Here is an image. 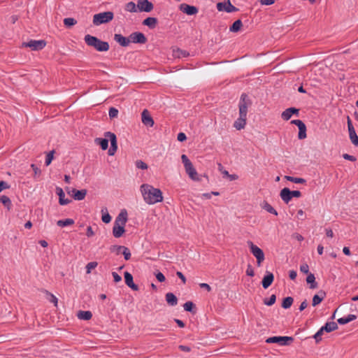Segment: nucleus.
<instances>
[{
    "label": "nucleus",
    "mask_w": 358,
    "mask_h": 358,
    "mask_svg": "<svg viewBox=\"0 0 358 358\" xmlns=\"http://www.w3.org/2000/svg\"><path fill=\"white\" fill-rule=\"evenodd\" d=\"M276 301V296L275 294H272L268 299L265 298L264 299V303L268 306H273Z\"/></svg>",
    "instance_id": "43"
},
{
    "label": "nucleus",
    "mask_w": 358,
    "mask_h": 358,
    "mask_svg": "<svg viewBox=\"0 0 358 358\" xmlns=\"http://www.w3.org/2000/svg\"><path fill=\"white\" fill-rule=\"evenodd\" d=\"M189 52L186 50H180V48H178L177 50H173V56L175 57L181 58V57H186L189 56Z\"/></svg>",
    "instance_id": "39"
},
{
    "label": "nucleus",
    "mask_w": 358,
    "mask_h": 358,
    "mask_svg": "<svg viewBox=\"0 0 358 358\" xmlns=\"http://www.w3.org/2000/svg\"><path fill=\"white\" fill-rule=\"evenodd\" d=\"M285 178L290 182L297 183V184H304L306 183V180L301 178H295L292 176H286Z\"/></svg>",
    "instance_id": "40"
},
{
    "label": "nucleus",
    "mask_w": 358,
    "mask_h": 358,
    "mask_svg": "<svg viewBox=\"0 0 358 358\" xmlns=\"http://www.w3.org/2000/svg\"><path fill=\"white\" fill-rule=\"evenodd\" d=\"M246 275L250 277H253L255 275V271L252 266L250 264L248 265L246 269Z\"/></svg>",
    "instance_id": "59"
},
{
    "label": "nucleus",
    "mask_w": 358,
    "mask_h": 358,
    "mask_svg": "<svg viewBox=\"0 0 358 358\" xmlns=\"http://www.w3.org/2000/svg\"><path fill=\"white\" fill-rule=\"evenodd\" d=\"M306 282L309 285L310 289H316L318 286L317 282L315 281V277L313 273H308L306 277Z\"/></svg>",
    "instance_id": "26"
},
{
    "label": "nucleus",
    "mask_w": 358,
    "mask_h": 358,
    "mask_svg": "<svg viewBox=\"0 0 358 358\" xmlns=\"http://www.w3.org/2000/svg\"><path fill=\"white\" fill-rule=\"evenodd\" d=\"M72 192V197L75 200L81 201L85 199L86 194H87V190L85 189H76L75 188H73L71 190Z\"/></svg>",
    "instance_id": "19"
},
{
    "label": "nucleus",
    "mask_w": 358,
    "mask_h": 358,
    "mask_svg": "<svg viewBox=\"0 0 358 358\" xmlns=\"http://www.w3.org/2000/svg\"><path fill=\"white\" fill-rule=\"evenodd\" d=\"M84 41L88 46L93 47L99 52H106L110 48V45L108 42L103 41L97 37L90 34L85 36Z\"/></svg>",
    "instance_id": "2"
},
{
    "label": "nucleus",
    "mask_w": 358,
    "mask_h": 358,
    "mask_svg": "<svg viewBox=\"0 0 358 358\" xmlns=\"http://www.w3.org/2000/svg\"><path fill=\"white\" fill-rule=\"evenodd\" d=\"M105 137H108L110 142V148L108 151L110 156H113L117 150V137L114 133L107 131L104 134Z\"/></svg>",
    "instance_id": "8"
},
{
    "label": "nucleus",
    "mask_w": 358,
    "mask_h": 358,
    "mask_svg": "<svg viewBox=\"0 0 358 358\" xmlns=\"http://www.w3.org/2000/svg\"><path fill=\"white\" fill-rule=\"evenodd\" d=\"M122 249H124L123 245H113L110 247V251L111 252H116L117 255L121 253Z\"/></svg>",
    "instance_id": "46"
},
{
    "label": "nucleus",
    "mask_w": 358,
    "mask_h": 358,
    "mask_svg": "<svg viewBox=\"0 0 358 358\" xmlns=\"http://www.w3.org/2000/svg\"><path fill=\"white\" fill-rule=\"evenodd\" d=\"M357 319V316L355 315L350 314L347 317H341L338 319L337 322L339 324L343 325L349 323Z\"/></svg>",
    "instance_id": "31"
},
{
    "label": "nucleus",
    "mask_w": 358,
    "mask_h": 358,
    "mask_svg": "<svg viewBox=\"0 0 358 358\" xmlns=\"http://www.w3.org/2000/svg\"><path fill=\"white\" fill-rule=\"evenodd\" d=\"M294 302V299L291 296H287L282 299L281 306L284 309L289 308Z\"/></svg>",
    "instance_id": "35"
},
{
    "label": "nucleus",
    "mask_w": 358,
    "mask_h": 358,
    "mask_svg": "<svg viewBox=\"0 0 358 358\" xmlns=\"http://www.w3.org/2000/svg\"><path fill=\"white\" fill-rule=\"evenodd\" d=\"M242 27H243L242 21L241 20H237L229 27V31L231 32L236 33V32L239 31Z\"/></svg>",
    "instance_id": "33"
},
{
    "label": "nucleus",
    "mask_w": 358,
    "mask_h": 358,
    "mask_svg": "<svg viewBox=\"0 0 358 358\" xmlns=\"http://www.w3.org/2000/svg\"><path fill=\"white\" fill-rule=\"evenodd\" d=\"M107 137L102 138H96L94 140V142L96 144L100 145L101 148L103 150H106L108 147V139L106 138Z\"/></svg>",
    "instance_id": "32"
},
{
    "label": "nucleus",
    "mask_w": 358,
    "mask_h": 358,
    "mask_svg": "<svg viewBox=\"0 0 358 358\" xmlns=\"http://www.w3.org/2000/svg\"><path fill=\"white\" fill-rule=\"evenodd\" d=\"M121 253L124 255L125 260L130 259L131 255L128 248L124 246V249H122Z\"/></svg>",
    "instance_id": "51"
},
{
    "label": "nucleus",
    "mask_w": 358,
    "mask_h": 358,
    "mask_svg": "<svg viewBox=\"0 0 358 358\" xmlns=\"http://www.w3.org/2000/svg\"><path fill=\"white\" fill-rule=\"evenodd\" d=\"M125 225H115L113 227V235L115 238H120L125 232Z\"/></svg>",
    "instance_id": "24"
},
{
    "label": "nucleus",
    "mask_w": 358,
    "mask_h": 358,
    "mask_svg": "<svg viewBox=\"0 0 358 358\" xmlns=\"http://www.w3.org/2000/svg\"><path fill=\"white\" fill-rule=\"evenodd\" d=\"M238 10V8L235 7L234 5H232L229 0L227 2V6H226V12L227 13H232V12H236Z\"/></svg>",
    "instance_id": "47"
},
{
    "label": "nucleus",
    "mask_w": 358,
    "mask_h": 358,
    "mask_svg": "<svg viewBox=\"0 0 358 358\" xmlns=\"http://www.w3.org/2000/svg\"><path fill=\"white\" fill-rule=\"evenodd\" d=\"M76 23H77V21L74 18H72V17H67V18H64V24L67 28L71 27L72 26L76 24Z\"/></svg>",
    "instance_id": "41"
},
{
    "label": "nucleus",
    "mask_w": 358,
    "mask_h": 358,
    "mask_svg": "<svg viewBox=\"0 0 358 358\" xmlns=\"http://www.w3.org/2000/svg\"><path fill=\"white\" fill-rule=\"evenodd\" d=\"M324 329L321 327L313 336L316 343H319L322 341V336L324 334Z\"/></svg>",
    "instance_id": "45"
},
{
    "label": "nucleus",
    "mask_w": 358,
    "mask_h": 358,
    "mask_svg": "<svg viewBox=\"0 0 358 358\" xmlns=\"http://www.w3.org/2000/svg\"><path fill=\"white\" fill-rule=\"evenodd\" d=\"M114 17V14L111 11H106L95 14L93 17V24L100 25L110 22Z\"/></svg>",
    "instance_id": "3"
},
{
    "label": "nucleus",
    "mask_w": 358,
    "mask_h": 358,
    "mask_svg": "<svg viewBox=\"0 0 358 358\" xmlns=\"http://www.w3.org/2000/svg\"><path fill=\"white\" fill-rule=\"evenodd\" d=\"M46 45V41L45 40H30L28 42H23L22 44V47L29 48L31 50L38 51L43 49Z\"/></svg>",
    "instance_id": "7"
},
{
    "label": "nucleus",
    "mask_w": 358,
    "mask_h": 358,
    "mask_svg": "<svg viewBox=\"0 0 358 358\" xmlns=\"http://www.w3.org/2000/svg\"><path fill=\"white\" fill-rule=\"evenodd\" d=\"M343 157L346 159L351 162H356L357 158L355 156L350 155L349 154L345 153L343 155Z\"/></svg>",
    "instance_id": "63"
},
{
    "label": "nucleus",
    "mask_w": 358,
    "mask_h": 358,
    "mask_svg": "<svg viewBox=\"0 0 358 358\" xmlns=\"http://www.w3.org/2000/svg\"><path fill=\"white\" fill-rule=\"evenodd\" d=\"M180 9L182 13L188 15H194L199 12L197 7L187 3L180 4Z\"/></svg>",
    "instance_id": "11"
},
{
    "label": "nucleus",
    "mask_w": 358,
    "mask_h": 358,
    "mask_svg": "<svg viewBox=\"0 0 358 358\" xmlns=\"http://www.w3.org/2000/svg\"><path fill=\"white\" fill-rule=\"evenodd\" d=\"M251 104L252 102L248 95L245 93L242 94L238 104L240 117H247L248 108Z\"/></svg>",
    "instance_id": "5"
},
{
    "label": "nucleus",
    "mask_w": 358,
    "mask_h": 358,
    "mask_svg": "<svg viewBox=\"0 0 358 358\" xmlns=\"http://www.w3.org/2000/svg\"><path fill=\"white\" fill-rule=\"evenodd\" d=\"M177 139L178 141L180 142H183L185 141L186 139H187V136L185 135V133L183 132H180L178 134V136H177Z\"/></svg>",
    "instance_id": "64"
},
{
    "label": "nucleus",
    "mask_w": 358,
    "mask_h": 358,
    "mask_svg": "<svg viewBox=\"0 0 358 358\" xmlns=\"http://www.w3.org/2000/svg\"><path fill=\"white\" fill-rule=\"evenodd\" d=\"M157 22L158 20L156 17H148L143 21V24L152 29L156 27Z\"/></svg>",
    "instance_id": "23"
},
{
    "label": "nucleus",
    "mask_w": 358,
    "mask_h": 358,
    "mask_svg": "<svg viewBox=\"0 0 358 358\" xmlns=\"http://www.w3.org/2000/svg\"><path fill=\"white\" fill-rule=\"evenodd\" d=\"M326 292L323 290H320L318 294H315L313 297L312 305L316 306L319 305L326 297Z\"/></svg>",
    "instance_id": "20"
},
{
    "label": "nucleus",
    "mask_w": 358,
    "mask_h": 358,
    "mask_svg": "<svg viewBox=\"0 0 358 358\" xmlns=\"http://www.w3.org/2000/svg\"><path fill=\"white\" fill-rule=\"evenodd\" d=\"M96 262H91L88 263L86 266L87 273H90L92 269L95 268L97 266Z\"/></svg>",
    "instance_id": "53"
},
{
    "label": "nucleus",
    "mask_w": 358,
    "mask_h": 358,
    "mask_svg": "<svg viewBox=\"0 0 358 358\" xmlns=\"http://www.w3.org/2000/svg\"><path fill=\"white\" fill-rule=\"evenodd\" d=\"M181 159L185 168L192 164V163L190 162V160L189 159L186 155H182Z\"/></svg>",
    "instance_id": "55"
},
{
    "label": "nucleus",
    "mask_w": 358,
    "mask_h": 358,
    "mask_svg": "<svg viewBox=\"0 0 358 358\" xmlns=\"http://www.w3.org/2000/svg\"><path fill=\"white\" fill-rule=\"evenodd\" d=\"M136 168L142 170H145L148 168V166L146 163L143 162L142 160H137L135 162Z\"/></svg>",
    "instance_id": "49"
},
{
    "label": "nucleus",
    "mask_w": 358,
    "mask_h": 358,
    "mask_svg": "<svg viewBox=\"0 0 358 358\" xmlns=\"http://www.w3.org/2000/svg\"><path fill=\"white\" fill-rule=\"evenodd\" d=\"M129 43H138V44H145L147 42V38L140 31H135L131 33L129 36Z\"/></svg>",
    "instance_id": "9"
},
{
    "label": "nucleus",
    "mask_w": 358,
    "mask_h": 358,
    "mask_svg": "<svg viewBox=\"0 0 358 358\" xmlns=\"http://www.w3.org/2000/svg\"><path fill=\"white\" fill-rule=\"evenodd\" d=\"M0 202L9 210L12 207V203L10 198L7 196L3 195L0 196Z\"/></svg>",
    "instance_id": "36"
},
{
    "label": "nucleus",
    "mask_w": 358,
    "mask_h": 358,
    "mask_svg": "<svg viewBox=\"0 0 358 358\" xmlns=\"http://www.w3.org/2000/svg\"><path fill=\"white\" fill-rule=\"evenodd\" d=\"M141 120L142 122L146 126L152 127L154 125V120L146 109L142 112Z\"/></svg>",
    "instance_id": "16"
},
{
    "label": "nucleus",
    "mask_w": 358,
    "mask_h": 358,
    "mask_svg": "<svg viewBox=\"0 0 358 358\" xmlns=\"http://www.w3.org/2000/svg\"><path fill=\"white\" fill-rule=\"evenodd\" d=\"M10 185L8 183L4 180L0 181V192H1L3 189H9Z\"/></svg>",
    "instance_id": "60"
},
{
    "label": "nucleus",
    "mask_w": 358,
    "mask_h": 358,
    "mask_svg": "<svg viewBox=\"0 0 358 358\" xmlns=\"http://www.w3.org/2000/svg\"><path fill=\"white\" fill-rule=\"evenodd\" d=\"M45 294L48 296H50V299H49V301L51 302V303H53L55 304V306H57V297L51 294L50 292H49L48 291H45Z\"/></svg>",
    "instance_id": "56"
},
{
    "label": "nucleus",
    "mask_w": 358,
    "mask_h": 358,
    "mask_svg": "<svg viewBox=\"0 0 358 358\" xmlns=\"http://www.w3.org/2000/svg\"><path fill=\"white\" fill-rule=\"evenodd\" d=\"M291 124L297 126L299 129L306 127V124L301 120H293L291 121Z\"/></svg>",
    "instance_id": "54"
},
{
    "label": "nucleus",
    "mask_w": 358,
    "mask_h": 358,
    "mask_svg": "<svg viewBox=\"0 0 358 358\" xmlns=\"http://www.w3.org/2000/svg\"><path fill=\"white\" fill-rule=\"evenodd\" d=\"M280 196L285 203H288L292 199L290 189L288 187H285L281 189Z\"/></svg>",
    "instance_id": "22"
},
{
    "label": "nucleus",
    "mask_w": 358,
    "mask_h": 358,
    "mask_svg": "<svg viewBox=\"0 0 358 358\" xmlns=\"http://www.w3.org/2000/svg\"><path fill=\"white\" fill-rule=\"evenodd\" d=\"M114 40L122 47H127L129 45V37H125L120 34H115Z\"/></svg>",
    "instance_id": "21"
},
{
    "label": "nucleus",
    "mask_w": 358,
    "mask_h": 358,
    "mask_svg": "<svg viewBox=\"0 0 358 358\" xmlns=\"http://www.w3.org/2000/svg\"><path fill=\"white\" fill-rule=\"evenodd\" d=\"M56 194L59 196V203L61 206L67 205L71 202V200L69 199H65V194L63 191L62 188L59 187H56Z\"/></svg>",
    "instance_id": "17"
},
{
    "label": "nucleus",
    "mask_w": 358,
    "mask_h": 358,
    "mask_svg": "<svg viewBox=\"0 0 358 358\" xmlns=\"http://www.w3.org/2000/svg\"><path fill=\"white\" fill-rule=\"evenodd\" d=\"M274 280V275L270 271H266V274L262 280V285L264 289L269 287Z\"/></svg>",
    "instance_id": "13"
},
{
    "label": "nucleus",
    "mask_w": 358,
    "mask_h": 358,
    "mask_svg": "<svg viewBox=\"0 0 358 358\" xmlns=\"http://www.w3.org/2000/svg\"><path fill=\"white\" fill-rule=\"evenodd\" d=\"M294 341L292 336H272L266 340V343H278L280 345H290Z\"/></svg>",
    "instance_id": "6"
},
{
    "label": "nucleus",
    "mask_w": 358,
    "mask_h": 358,
    "mask_svg": "<svg viewBox=\"0 0 358 358\" xmlns=\"http://www.w3.org/2000/svg\"><path fill=\"white\" fill-rule=\"evenodd\" d=\"M226 6H227L226 2H219L217 3V9L219 11H222V10L226 11Z\"/></svg>",
    "instance_id": "61"
},
{
    "label": "nucleus",
    "mask_w": 358,
    "mask_h": 358,
    "mask_svg": "<svg viewBox=\"0 0 358 358\" xmlns=\"http://www.w3.org/2000/svg\"><path fill=\"white\" fill-rule=\"evenodd\" d=\"M140 188L143 199L148 204H155L163 201L162 192L159 189L149 184H143Z\"/></svg>",
    "instance_id": "1"
},
{
    "label": "nucleus",
    "mask_w": 358,
    "mask_h": 358,
    "mask_svg": "<svg viewBox=\"0 0 358 358\" xmlns=\"http://www.w3.org/2000/svg\"><path fill=\"white\" fill-rule=\"evenodd\" d=\"M77 316L80 320H89L92 317V313L90 310H79Z\"/></svg>",
    "instance_id": "29"
},
{
    "label": "nucleus",
    "mask_w": 358,
    "mask_h": 358,
    "mask_svg": "<svg viewBox=\"0 0 358 358\" xmlns=\"http://www.w3.org/2000/svg\"><path fill=\"white\" fill-rule=\"evenodd\" d=\"M262 208L274 215H278V212L266 201H263L260 204Z\"/></svg>",
    "instance_id": "27"
},
{
    "label": "nucleus",
    "mask_w": 358,
    "mask_h": 358,
    "mask_svg": "<svg viewBox=\"0 0 358 358\" xmlns=\"http://www.w3.org/2000/svg\"><path fill=\"white\" fill-rule=\"evenodd\" d=\"M292 115H295L296 116H299V109L296 108L294 107H291L287 108L285 110H284L281 114V117L284 120H289Z\"/></svg>",
    "instance_id": "12"
},
{
    "label": "nucleus",
    "mask_w": 358,
    "mask_h": 358,
    "mask_svg": "<svg viewBox=\"0 0 358 358\" xmlns=\"http://www.w3.org/2000/svg\"><path fill=\"white\" fill-rule=\"evenodd\" d=\"M137 8L140 12L149 13L152 10L154 6L148 0H138Z\"/></svg>",
    "instance_id": "10"
},
{
    "label": "nucleus",
    "mask_w": 358,
    "mask_h": 358,
    "mask_svg": "<svg viewBox=\"0 0 358 358\" xmlns=\"http://www.w3.org/2000/svg\"><path fill=\"white\" fill-rule=\"evenodd\" d=\"M125 10L129 12L135 13L137 11L136 5L134 2L130 1L126 4Z\"/></svg>",
    "instance_id": "44"
},
{
    "label": "nucleus",
    "mask_w": 358,
    "mask_h": 358,
    "mask_svg": "<svg viewBox=\"0 0 358 358\" xmlns=\"http://www.w3.org/2000/svg\"><path fill=\"white\" fill-rule=\"evenodd\" d=\"M322 328L324 329V331L329 333L334 330H336L338 327L337 323L335 322H327Z\"/></svg>",
    "instance_id": "28"
},
{
    "label": "nucleus",
    "mask_w": 358,
    "mask_h": 358,
    "mask_svg": "<svg viewBox=\"0 0 358 358\" xmlns=\"http://www.w3.org/2000/svg\"><path fill=\"white\" fill-rule=\"evenodd\" d=\"M128 214L125 209L120 211L117 217L115 218L114 224L115 225H125L127 222Z\"/></svg>",
    "instance_id": "14"
},
{
    "label": "nucleus",
    "mask_w": 358,
    "mask_h": 358,
    "mask_svg": "<svg viewBox=\"0 0 358 358\" xmlns=\"http://www.w3.org/2000/svg\"><path fill=\"white\" fill-rule=\"evenodd\" d=\"M54 153H55V150H52L48 153L46 158H45V164L46 166H49L51 164V162L54 158Z\"/></svg>",
    "instance_id": "48"
},
{
    "label": "nucleus",
    "mask_w": 358,
    "mask_h": 358,
    "mask_svg": "<svg viewBox=\"0 0 358 358\" xmlns=\"http://www.w3.org/2000/svg\"><path fill=\"white\" fill-rule=\"evenodd\" d=\"M101 214H102V216H101L102 222L106 223V224L109 223L111 221L112 218H111V216L108 213L107 208H103L101 209Z\"/></svg>",
    "instance_id": "37"
},
{
    "label": "nucleus",
    "mask_w": 358,
    "mask_h": 358,
    "mask_svg": "<svg viewBox=\"0 0 358 358\" xmlns=\"http://www.w3.org/2000/svg\"><path fill=\"white\" fill-rule=\"evenodd\" d=\"M74 224V220L71 218H67L65 220H59L57 222V224L60 227H64L66 226H70Z\"/></svg>",
    "instance_id": "38"
},
{
    "label": "nucleus",
    "mask_w": 358,
    "mask_h": 358,
    "mask_svg": "<svg viewBox=\"0 0 358 358\" xmlns=\"http://www.w3.org/2000/svg\"><path fill=\"white\" fill-rule=\"evenodd\" d=\"M300 271L302 273L308 274V273H309V266L306 263L303 264L300 266Z\"/></svg>",
    "instance_id": "57"
},
{
    "label": "nucleus",
    "mask_w": 358,
    "mask_h": 358,
    "mask_svg": "<svg viewBox=\"0 0 358 358\" xmlns=\"http://www.w3.org/2000/svg\"><path fill=\"white\" fill-rule=\"evenodd\" d=\"M184 310L193 314L196 313V308L195 304L192 301H187L183 305Z\"/></svg>",
    "instance_id": "34"
},
{
    "label": "nucleus",
    "mask_w": 358,
    "mask_h": 358,
    "mask_svg": "<svg viewBox=\"0 0 358 358\" xmlns=\"http://www.w3.org/2000/svg\"><path fill=\"white\" fill-rule=\"evenodd\" d=\"M108 115H109L110 118H111V119L116 117L118 115V110L114 107H111L109 109Z\"/></svg>",
    "instance_id": "52"
},
{
    "label": "nucleus",
    "mask_w": 358,
    "mask_h": 358,
    "mask_svg": "<svg viewBox=\"0 0 358 358\" xmlns=\"http://www.w3.org/2000/svg\"><path fill=\"white\" fill-rule=\"evenodd\" d=\"M248 245L250 247V252L257 259V264L260 266L262 263L264 261V253L263 250L258 246L255 245L252 241H248Z\"/></svg>",
    "instance_id": "4"
},
{
    "label": "nucleus",
    "mask_w": 358,
    "mask_h": 358,
    "mask_svg": "<svg viewBox=\"0 0 358 358\" xmlns=\"http://www.w3.org/2000/svg\"><path fill=\"white\" fill-rule=\"evenodd\" d=\"M186 173L188 174L189 177L194 180V181H200L201 179L199 178L198 173L194 169L193 164H191L185 168Z\"/></svg>",
    "instance_id": "18"
},
{
    "label": "nucleus",
    "mask_w": 358,
    "mask_h": 358,
    "mask_svg": "<svg viewBox=\"0 0 358 358\" xmlns=\"http://www.w3.org/2000/svg\"><path fill=\"white\" fill-rule=\"evenodd\" d=\"M31 167L32 169V170L34 171V177L36 178L37 176H39L41 175V171L39 168L37 167L36 165H35L34 164H31Z\"/></svg>",
    "instance_id": "58"
},
{
    "label": "nucleus",
    "mask_w": 358,
    "mask_h": 358,
    "mask_svg": "<svg viewBox=\"0 0 358 358\" xmlns=\"http://www.w3.org/2000/svg\"><path fill=\"white\" fill-rule=\"evenodd\" d=\"M155 276L157 280L160 282H163L166 280L164 275L161 272H158L157 273H156Z\"/></svg>",
    "instance_id": "62"
},
{
    "label": "nucleus",
    "mask_w": 358,
    "mask_h": 358,
    "mask_svg": "<svg viewBox=\"0 0 358 358\" xmlns=\"http://www.w3.org/2000/svg\"><path fill=\"white\" fill-rule=\"evenodd\" d=\"M349 136L352 143L354 145L358 147V136L357 135L356 131H353L349 132Z\"/></svg>",
    "instance_id": "42"
},
{
    "label": "nucleus",
    "mask_w": 358,
    "mask_h": 358,
    "mask_svg": "<svg viewBox=\"0 0 358 358\" xmlns=\"http://www.w3.org/2000/svg\"><path fill=\"white\" fill-rule=\"evenodd\" d=\"M165 297L166 301L169 306H175L178 304V298L172 292H168Z\"/></svg>",
    "instance_id": "25"
},
{
    "label": "nucleus",
    "mask_w": 358,
    "mask_h": 358,
    "mask_svg": "<svg viewBox=\"0 0 358 358\" xmlns=\"http://www.w3.org/2000/svg\"><path fill=\"white\" fill-rule=\"evenodd\" d=\"M246 120H247V117L239 116L238 120L236 121H235V122L234 124V127L238 130H241V129H243L246 124Z\"/></svg>",
    "instance_id": "30"
},
{
    "label": "nucleus",
    "mask_w": 358,
    "mask_h": 358,
    "mask_svg": "<svg viewBox=\"0 0 358 358\" xmlns=\"http://www.w3.org/2000/svg\"><path fill=\"white\" fill-rule=\"evenodd\" d=\"M124 281L125 284L134 291L138 290V286L134 282L132 275L128 271L124 272Z\"/></svg>",
    "instance_id": "15"
},
{
    "label": "nucleus",
    "mask_w": 358,
    "mask_h": 358,
    "mask_svg": "<svg viewBox=\"0 0 358 358\" xmlns=\"http://www.w3.org/2000/svg\"><path fill=\"white\" fill-rule=\"evenodd\" d=\"M298 138L300 140L306 138V126L299 129Z\"/></svg>",
    "instance_id": "50"
}]
</instances>
